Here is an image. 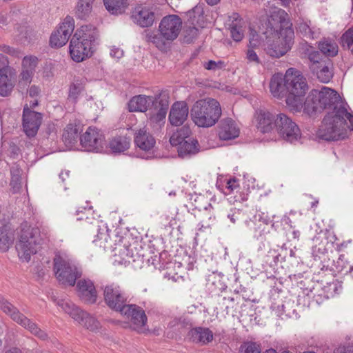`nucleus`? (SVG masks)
<instances>
[{"label": "nucleus", "mask_w": 353, "mask_h": 353, "mask_svg": "<svg viewBox=\"0 0 353 353\" xmlns=\"http://www.w3.org/2000/svg\"><path fill=\"white\" fill-rule=\"evenodd\" d=\"M346 105L336 91L323 87L321 90L314 89L310 92L303 110L309 115L323 110H329L327 114H344L348 112Z\"/></svg>", "instance_id": "f257e3e1"}, {"label": "nucleus", "mask_w": 353, "mask_h": 353, "mask_svg": "<svg viewBox=\"0 0 353 353\" xmlns=\"http://www.w3.org/2000/svg\"><path fill=\"white\" fill-rule=\"evenodd\" d=\"M346 127L353 131V112L327 114L317 132V137L327 141L343 140L347 137Z\"/></svg>", "instance_id": "f03ea898"}, {"label": "nucleus", "mask_w": 353, "mask_h": 353, "mask_svg": "<svg viewBox=\"0 0 353 353\" xmlns=\"http://www.w3.org/2000/svg\"><path fill=\"white\" fill-rule=\"evenodd\" d=\"M98 37L95 26H82L72 36L70 42V53L76 62H81L92 55L94 46Z\"/></svg>", "instance_id": "7ed1b4c3"}, {"label": "nucleus", "mask_w": 353, "mask_h": 353, "mask_svg": "<svg viewBox=\"0 0 353 353\" xmlns=\"http://www.w3.org/2000/svg\"><path fill=\"white\" fill-rule=\"evenodd\" d=\"M222 114L219 102L212 98L196 101L192 105L190 114L194 123L199 127L209 128L214 125Z\"/></svg>", "instance_id": "20e7f679"}, {"label": "nucleus", "mask_w": 353, "mask_h": 353, "mask_svg": "<svg viewBox=\"0 0 353 353\" xmlns=\"http://www.w3.org/2000/svg\"><path fill=\"white\" fill-rule=\"evenodd\" d=\"M181 28V19L178 15L169 14L161 19L159 26V34L149 31L145 35V39L162 50L165 47L166 41H173L178 37Z\"/></svg>", "instance_id": "39448f33"}, {"label": "nucleus", "mask_w": 353, "mask_h": 353, "mask_svg": "<svg viewBox=\"0 0 353 353\" xmlns=\"http://www.w3.org/2000/svg\"><path fill=\"white\" fill-rule=\"evenodd\" d=\"M287 91L285 102L294 110H300L304 107L303 98L308 90L305 78L294 68L286 71Z\"/></svg>", "instance_id": "423d86ee"}, {"label": "nucleus", "mask_w": 353, "mask_h": 353, "mask_svg": "<svg viewBox=\"0 0 353 353\" xmlns=\"http://www.w3.org/2000/svg\"><path fill=\"white\" fill-rule=\"evenodd\" d=\"M40 230L38 227H31L27 222L21 225L19 240L16 249L20 259L29 261L31 256L37 252L40 244Z\"/></svg>", "instance_id": "0eeeda50"}, {"label": "nucleus", "mask_w": 353, "mask_h": 353, "mask_svg": "<svg viewBox=\"0 0 353 353\" xmlns=\"http://www.w3.org/2000/svg\"><path fill=\"white\" fill-rule=\"evenodd\" d=\"M0 310L13 321L38 338L43 340L48 338L47 334L41 330L37 323L21 313L16 306L1 294H0Z\"/></svg>", "instance_id": "6e6552de"}, {"label": "nucleus", "mask_w": 353, "mask_h": 353, "mask_svg": "<svg viewBox=\"0 0 353 353\" xmlns=\"http://www.w3.org/2000/svg\"><path fill=\"white\" fill-rule=\"evenodd\" d=\"M53 263L55 276L62 284L74 286L76 280L81 276V272L74 265L59 255H56Z\"/></svg>", "instance_id": "1a4fd4ad"}, {"label": "nucleus", "mask_w": 353, "mask_h": 353, "mask_svg": "<svg viewBox=\"0 0 353 353\" xmlns=\"http://www.w3.org/2000/svg\"><path fill=\"white\" fill-rule=\"evenodd\" d=\"M103 299L112 310L121 312L129 303V296L119 285L111 283L103 287Z\"/></svg>", "instance_id": "9d476101"}, {"label": "nucleus", "mask_w": 353, "mask_h": 353, "mask_svg": "<svg viewBox=\"0 0 353 353\" xmlns=\"http://www.w3.org/2000/svg\"><path fill=\"white\" fill-rule=\"evenodd\" d=\"M287 17V12L282 9H279L273 12L268 19V23L270 24L271 28L275 29V28L272 24V21H276L280 24V34L281 36L285 34V45L288 46L287 48L285 47L284 49L279 50L278 51L274 49H270L268 53L272 57L277 58L281 57L290 49V44L292 43L294 38V31L290 27L283 28V26L285 25V23H288L286 21Z\"/></svg>", "instance_id": "9b49d317"}, {"label": "nucleus", "mask_w": 353, "mask_h": 353, "mask_svg": "<svg viewBox=\"0 0 353 353\" xmlns=\"http://www.w3.org/2000/svg\"><path fill=\"white\" fill-rule=\"evenodd\" d=\"M274 129L284 140L293 143L301 137V131L298 125L286 114H277V121Z\"/></svg>", "instance_id": "f8f14e48"}, {"label": "nucleus", "mask_w": 353, "mask_h": 353, "mask_svg": "<svg viewBox=\"0 0 353 353\" xmlns=\"http://www.w3.org/2000/svg\"><path fill=\"white\" fill-rule=\"evenodd\" d=\"M80 144L83 150L92 152H102L105 148V137L96 128L89 127L80 137Z\"/></svg>", "instance_id": "ddd939ff"}, {"label": "nucleus", "mask_w": 353, "mask_h": 353, "mask_svg": "<svg viewBox=\"0 0 353 353\" xmlns=\"http://www.w3.org/2000/svg\"><path fill=\"white\" fill-rule=\"evenodd\" d=\"M74 29V20L67 16L59 28L50 37V45L52 48H61L66 44Z\"/></svg>", "instance_id": "4468645a"}, {"label": "nucleus", "mask_w": 353, "mask_h": 353, "mask_svg": "<svg viewBox=\"0 0 353 353\" xmlns=\"http://www.w3.org/2000/svg\"><path fill=\"white\" fill-rule=\"evenodd\" d=\"M43 114L30 110L26 105L23 110L22 125L26 135L29 138L34 137L42 123Z\"/></svg>", "instance_id": "2eb2a0df"}, {"label": "nucleus", "mask_w": 353, "mask_h": 353, "mask_svg": "<svg viewBox=\"0 0 353 353\" xmlns=\"http://www.w3.org/2000/svg\"><path fill=\"white\" fill-rule=\"evenodd\" d=\"M120 314L130 321L135 330L139 332H143L148 317L142 307L136 304L128 303Z\"/></svg>", "instance_id": "dca6fc26"}, {"label": "nucleus", "mask_w": 353, "mask_h": 353, "mask_svg": "<svg viewBox=\"0 0 353 353\" xmlns=\"http://www.w3.org/2000/svg\"><path fill=\"white\" fill-rule=\"evenodd\" d=\"M76 290L78 297L84 303L92 305L97 302L98 294L90 279H79L76 284Z\"/></svg>", "instance_id": "f3484780"}, {"label": "nucleus", "mask_w": 353, "mask_h": 353, "mask_svg": "<svg viewBox=\"0 0 353 353\" xmlns=\"http://www.w3.org/2000/svg\"><path fill=\"white\" fill-rule=\"evenodd\" d=\"M133 22L141 28L151 27L155 19L154 12L143 4L137 5L131 12Z\"/></svg>", "instance_id": "a211bd4d"}, {"label": "nucleus", "mask_w": 353, "mask_h": 353, "mask_svg": "<svg viewBox=\"0 0 353 353\" xmlns=\"http://www.w3.org/2000/svg\"><path fill=\"white\" fill-rule=\"evenodd\" d=\"M256 128L261 133H270L274 130L277 121V114L268 110H256L254 115Z\"/></svg>", "instance_id": "6ab92c4d"}, {"label": "nucleus", "mask_w": 353, "mask_h": 353, "mask_svg": "<svg viewBox=\"0 0 353 353\" xmlns=\"http://www.w3.org/2000/svg\"><path fill=\"white\" fill-rule=\"evenodd\" d=\"M189 108L185 101H176L173 103L169 114V121L171 125H181L187 119Z\"/></svg>", "instance_id": "aec40b11"}, {"label": "nucleus", "mask_w": 353, "mask_h": 353, "mask_svg": "<svg viewBox=\"0 0 353 353\" xmlns=\"http://www.w3.org/2000/svg\"><path fill=\"white\" fill-rule=\"evenodd\" d=\"M7 57L0 54V95L8 96L13 88V85L8 76L9 68Z\"/></svg>", "instance_id": "412c9836"}, {"label": "nucleus", "mask_w": 353, "mask_h": 353, "mask_svg": "<svg viewBox=\"0 0 353 353\" xmlns=\"http://www.w3.org/2000/svg\"><path fill=\"white\" fill-rule=\"evenodd\" d=\"M158 96L137 95L133 97L128 102L130 112H145L152 108Z\"/></svg>", "instance_id": "4be33fe9"}, {"label": "nucleus", "mask_w": 353, "mask_h": 353, "mask_svg": "<svg viewBox=\"0 0 353 353\" xmlns=\"http://www.w3.org/2000/svg\"><path fill=\"white\" fill-rule=\"evenodd\" d=\"M81 130L80 123L76 121L66 125L62 135V140L66 147L71 149L76 145L80 139L79 134Z\"/></svg>", "instance_id": "5701e85b"}, {"label": "nucleus", "mask_w": 353, "mask_h": 353, "mask_svg": "<svg viewBox=\"0 0 353 353\" xmlns=\"http://www.w3.org/2000/svg\"><path fill=\"white\" fill-rule=\"evenodd\" d=\"M189 339L196 344L205 345L212 341L213 333L208 327H195L188 332Z\"/></svg>", "instance_id": "b1692460"}, {"label": "nucleus", "mask_w": 353, "mask_h": 353, "mask_svg": "<svg viewBox=\"0 0 353 353\" xmlns=\"http://www.w3.org/2000/svg\"><path fill=\"white\" fill-rule=\"evenodd\" d=\"M310 71L321 82L328 83L334 75L333 63L330 59H325V62L320 65H313Z\"/></svg>", "instance_id": "393cba45"}, {"label": "nucleus", "mask_w": 353, "mask_h": 353, "mask_svg": "<svg viewBox=\"0 0 353 353\" xmlns=\"http://www.w3.org/2000/svg\"><path fill=\"white\" fill-rule=\"evenodd\" d=\"M239 135V129L235 121L230 118H226L221 121L219 124V137L221 140H231Z\"/></svg>", "instance_id": "a878e982"}, {"label": "nucleus", "mask_w": 353, "mask_h": 353, "mask_svg": "<svg viewBox=\"0 0 353 353\" xmlns=\"http://www.w3.org/2000/svg\"><path fill=\"white\" fill-rule=\"evenodd\" d=\"M229 30L234 41H241L244 37V21L238 13L234 12L229 17Z\"/></svg>", "instance_id": "bb28decb"}, {"label": "nucleus", "mask_w": 353, "mask_h": 353, "mask_svg": "<svg viewBox=\"0 0 353 353\" xmlns=\"http://www.w3.org/2000/svg\"><path fill=\"white\" fill-rule=\"evenodd\" d=\"M134 141L137 147L144 151H150L155 145L153 136L144 128L140 129L134 134Z\"/></svg>", "instance_id": "cd10ccee"}, {"label": "nucleus", "mask_w": 353, "mask_h": 353, "mask_svg": "<svg viewBox=\"0 0 353 353\" xmlns=\"http://www.w3.org/2000/svg\"><path fill=\"white\" fill-rule=\"evenodd\" d=\"M270 89L275 97H287L288 92L287 91L286 74L284 77L279 74L273 75L270 83Z\"/></svg>", "instance_id": "c85d7f7f"}, {"label": "nucleus", "mask_w": 353, "mask_h": 353, "mask_svg": "<svg viewBox=\"0 0 353 353\" xmlns=\"http://www.w3.org/2000/svg\"><path fill=\"white\" fill-rule=\"evenodd\" d=\"M168 106V100L167 99H162L161 94H159L152 106L155 112L150 116V119L157 123L164 121L167 114Z\"/></svg>", "instance_id": "c756f323"}, {"label": "nucleus", "mask_w": 353, "mask_h": 353, "mask_svg": "<svg viewBox=\"0 0 353 353\" xmlns=\"http://www.w3.org/2000/svg\"><path fill=\"white\" fill-rule=\"evenodd\" d=\"M106 10L112 15L124 14L130 6L129 0H103Z\"/></svg>", "instance_id": "7c9ffc66"}, {"label": "nucleus", "mask_w": 353, "mask_h": 353, "mask_svg": "<svg viewBox=\"0 0 353 353\" xmlns=\"http://www.w3.org/2000/svg\"><path fill=\"white\" fill-rule=\"evenodd\" d=\"M95 0H77L74 13L77 19L87 20L91 15Z\"/></svg>", "instance_id": "2f4dec72"}, {"label": "nucleus", "mask_w": 353, "mask_h": 353, "mask_svg": "<svg viewBox=\"0 0 353 353\" xmlns=\"http://www.w3.org/2000/svg\"><path fill=\"white\" fill-rule=\"evenodd\" d=\"M199 151V145L197 140L189 139L178 145V154L182 159H188Z\"/></svg>", "instance_id": "473e14b6"}, {"label": "nucleus", "mask_w": 353, "mask_h": 353, "mask_svg": "<svg viewBox=\"0 0 353 353\" xmlns=\"http://www.w3.org/2000/svg\"><path fill=\"white\" fill-rule=\"evenodd\" d=\"M223 182L225 183V188L224 191L225 194H230L231 193H234L235 192V201L241 202L246 201L248 199V194L242 192H239V180H237L235 178H230L227 179V180H224Z\"/></svg>", "instance_id": "72a5a7b5"}, {"label": "nucleus", "mask_w": 353, "mask_h": 353, "mask_svg": "<svg viewBox=\"0 0 353 353\" xmlns=\"http://www.w3.org/2000/svg\"><path fill=\"white\" fill-rule=\"evenodd\" d=\"M318 48L325 57H334L337 55L339 46L336 41L330 38H324L318 42Z\"/></svg>", "instance_id": "f704fd0d"}, {"label": "nucleus", "mask_w": 353, "mask_h": 353, "mask_svg": "<svg viewBox=\"0 0 353 353\" xmlns=\"http://www.w3.org/2000/svg\"><path fill=\"white\" fill-rule=\"evenodd\" d=\"M131 139L125 136H117L109 142V148L112 153H121L129 149Z\"/></svg>", "instance_id": "c9c22d12"}, {"label": "nucleus", "mask_w": 353, "mask_h": 353, "mask_svg": "<svg viewBox=\"0 0 353 353\" xmlns=\"http://www.w3.org/2000/svg\"><path fill=\"white\" fill-rule=\"evenodd\" d=\"M191 134V129L188 125H183L181 128L177 129L170 138V143L173 146H178L181 143L188 141L186 139H189Z\"/></svg>", "instance_id": "e433bc0d"}, {"label": "nucleus", "mask_w": 353, "mask_h": 353, "mask_svg": "<svg viewBox=\"0 0 353 353\" xmlns=\"http://www.w3.org/2000/svg\"><path fill=\"white\" fill-rule=\"evenodd\" d=\"M75 321L82 326L92 331L97 330L99 327V321L83 310L81 312Z\"/></svg>", "instance_id": "4c0bfd02"}, {"label": "nucleus", "mask_w": 353, "mask_h": 353, "mask_svg": "<svg viewBox=\"0 0 353 353\" xmlns=\"http://www.w3.org/2000/svg\"><path fill=\"white\" fill-rule=\"evenodd\" d=\"M339 43L343 49L348 50L353 57V25L342 34Z\"/></svg>", "instance_id": "58836bf2"}, {"label": "nucleus", "mask_w": 353, "mask_h": 353, "mask_svg": "<svg viewBox=\"0 0 353 353\" xmlns=\"http://www.w3.org/2000/svg\"><path fill=\"white\" fill-rule=\"evenodd\" d=\"M14 237L11 232H10L6 227L0 228V250L6 252L10 246L12 244Z\"/></svg>", "instance_id": "ea45409f"}, {"label": "nucleus", "mask_w": 353, "mask_h": 353, "mask_svg": "<svg viewBox=\"0 0 353 353\" xmlns=\"http://www.w3.org/2000/svg\"><path fill=\"white\" fill-rule=\"evenodd\" d=\"M57 305L67 314H68L73 319L76 320L82 310L76 306L70 301L60 300L58 301Z\"/></svg>", "instance_id": "a19ab883"}, {"label": "nucleus", "mask_w": 353, "mask_h": 353, "mask_svg": "<svg viewBox=\"0 0 353 353\" xmlns=\"http://www.w3.org/2000/svg\"><path fill=\"white\" fill-rule=\"evenodd\" d=\"M57 305L67 314H68L73 319L76 320L82 310L76 306L70 301L60 300L58 301Z\"/></svg>", "instance_id": "79ce46f5"}, {"label": "nucleus", "mask_w": 353, "mask_h": 353, "mask_svg": "<svg viewBox=\"0 0 353 353\" xmlns=\"http://www.w3.org/2000/svg\"><path fill=\"white\" fill-rule=\"evenodd\" d=\"M168 327L174 329L175 330H180L182 329H190L192 326L191 320L186 316H180L174 318L171 320L168 323Z\"/></svg>", "instance_id": "37998d69"}, {"label": "nucleus", "mask_w": 353, "mask_h": 353, "mask_svg": "<svg viewBox=\"0 0 353 353\" xmlns=\"http://www.w3.org/2000/svg\"><path fill=\"white\" fill-rule=\"evenodd\" d=\"M239 353H261V344L254 341H245L239 347Z\"/></svg>", "instance_id": "c03bdc74"}, {"label": "nucleus", "mask_w": 353, "mask_h": 353, "mask_svg": "<svg viewBox=\"0 0 353 353\" xmlns=\"http://www.w3.org/2000/svg\"><path fill=\"white\" fill-rule=\"evenodd\" d=\"M252 228L253 234L255 238L263 239L265 236L270 233V226L261 222L255 221Z\"/></svg>", "instance_id": "a18cd8bd"}, {"label": "nucleus", "mask_w": 353, "mask_h": 353, "mask_svg": "<svg viewBox=\"0 0 353 353\" xmlns=\"http://www.w3.org/2000/svg\"><path fill=\"white\" fill-rule=\"evenodd\" d=\"M228 218L230 219L231 223L235 224L245 221L247 215L241 210L234 208L228 214Z\"/></svg>", "instance_id": "49530a36"}, {"label": "nucleus", "mask_w": 353, "mask_h": 353, "mask_svg": "<svg viewBox=\"0 0 353 353\" xmlns=\"http://www.w3.org/2000/svg\"><path fill=\"white\" fill-rule=\"evenodd\" d=\"M321 51L312 50L308 53V59L310 61L309 68L310 70L312 69L313 65H320L322 63L325 62V59L327 57H323L321 54Z\"/></svg>", "instance_id": "de8ad7c7"}, {"label": "nucleus", "mask_w": 353, "mask_h": 353, "mask_svg": "<svg viewBox=\"0 0 353 353\" xmlns=\"http://www.w3.org/2000/svg\"><path fill=\"white\" fill-rule=\"evenodd\" d=\"M38 63V59L34 56H26L22 60V70L29 72H35Z\"/></svg>", "instance_id": "09e8293b"}, {"label": "nucleus", "mask_w": 353, "mask_h": 353, "mask_svg": "<svg viewBox=\"0 0 353 353\" xmlns=\"http://www.w3.org/2000/svg\"><path fill=\"white\" fill-rule=\"evenodd\" d=\"M34 74V72L22 70L19 75V87L25 89L28 86L32 81Z\"/></svg>", "instance_id": "8fccbe9b"}, {"label": "nucleus", "mask_w": 353, "mask_h": 353, "mask_svg": "<svg viewBox=\"0 0 353 353\" xmlns=\"http://www.w3.org/2000/svg\"><path fill=\"white\" fill-rule=\"evenodd\" d=\"M199 30L195 27H188L184 31V42L187 43H190L193 42V41L198 36Z\"/></svg>", "instance_id": "3c124183"}, {"label": "nucleus", "mask_w": 353, "mask_h": 353, "mask_svg": "<svg viewBox=\"0 0 353 353\" xmlns=\"http://www.w3.org/2000/svg\"><path fill=\"white\" fill-rule=\"evenodd\" d=\"M225 64L223 61H215L213 60H210L208 62H205L203 63V67L205 69L208 70H216L219 69H221L225 67Z\"/></svg>", "instance_id": "603ef678"}, {"label": "nucleus", "mask_w": 353, "mask_h": 353, "mask_svg": "<svg viewBox=\"0 0 353 353\" xmlns=\"http://www.w3.org/2000/svg\"><path fill=\"white\" fill-rule=\"evenodd\" d=\"M279 256L280 254L277 252V250H270L265 256V261L272 266L273 263L276 264L278 262Z\"/></svg>", "instance_id": "864d4df0"}, {"label": "nucleus", "mask_w": 353, "mask_h": 353, "mask_svg": "<svg viewBox=\"0 0 353 353\" xmlns=\"http://www.w3.org/2000/svg\"><path fill=\"white\" fill-rule=\"evenodd\" d=\"M298 30L303 34V37L310 39L313 38L314 32L307 23H300L298 26Z\"/></svg>", "instance_id": "5fc2aeb1"}, {"label": "nucleus", "mask_w": 353, "mask_h": 353, "mask_svg": "<svg viewBox=\"0 0 353 353\" xmlns=\"http://www.w3.org/2000/svg\"><path fill=\"white\" fill-rule=\"evenodd\" d=\"M81 88L80 84L72 83L69 88L68 98L76 101L81 93Z\"/></svg>", "instance_id": "6e6d98bb"}, {"label": "nucleus", "mask_w": 353, "mask_h": 353, "mask_svg": "<svg viewBox=\"0 0 353 353\" xmlns=\"http://www.w3.org/2000/svg\"><path fill=\"white\" fill-rule=\"evenodd\" d=\"M259 219L256 221L257 222H261L262 223L265 224L268 226H270L271 224V227L273 228L274 226V223H273V220L275 217V215H268V213L261 212L258 214Z\"/></svg>", "instance_id": "4d7b16f0"}, {"label": "nucleus", "mask_w": 353, "mask_h": 353, "mask_svg": "<svg viewBox=\"0 0 353 353\" xmlns=\"http://www.w3.org/2000/svg\"><path fill=\"white\" fill-rule=\"evenodd\" d=\"M246 59L248 60V63H253L255 65H259L261 63L259 57H258L256 52L252 48L247 50Z\"/></svg>", "instance_id": "13d9d810"}, {"label": "nucleus", "mask_w": 353, "mask_h": 353, "mask_svg": "<svg viewBox=\"0 0 353 353\" xmlns=\"http://www.w3.org/2000/svg\"><path fill=\"white\" fill-rule=\"evenodd\" d=\"M42 134L46 139L51 138L52 139H54L56 136V128L54 125L53 123L48 124L46 128L43 130Z\"/></svg>", "instance_id": "bf43d9fd"}, {"label": "nucleus", "mask_w": 353, "mask_h": 353, "mask_svg": "<svg viewBox=\"0 0 353 353\" xmlns=\"http://www.w3.org/2000/svg\"><path fill=\"white\" fill-rule=\"evenodd\" d=\"M10 185L13 193L19 192L21 188V177L17 176H11Z\"/></svg>", "instance_id": "052dcab7"}, {"label": "nucleus", "mask_w": 353, "mask_h": 353, "mask_svg": "<svg viewBox=\"0 0 353 353\" xmlns=\"http://www.w3.org/2000/svg\"><path fill=\"white\" fill-rule=\"evenodd\" d=\"M8 152L11 158L17 159L20 154L21 150L15 143H10L8 148Z\"/></svg>", "instance_id": "680f3d73"}, {"label": "nucleus", "mask_w": 353, "mask_h": 353, "mask_svg": "<svg viewBox=\"0 0 353 353\" xmlns=\"http://www.w3.org/2000/svg\"><path fill=\"white\" fill-rule=\"evenodd\" d=\"M334 353H353V344L341 345L334 350Z\"/></svg>", "instance_id": "e2e57ef3"}, {"label": "nucleus", "mask_w": 353, "mask_h": 353, "mask_svg": "<svg viewBox=\"0 0 353 353\" xmlns=\"http://www.w3.org/2000/svg\"><path fill=\"white\" fill-rule=\"evenodd\" d=\"M168 254V252L163 251L161 252L158 256L159 259V267L158 269H163L165 266V264H167V261H165V259L167 258Z\"/></svg>", "instance_id": "0e129e2a"}, {"label": "nucleus", "mask_w": 353, "mask_h": 353, "mask_svg": "<svg viewBox=\"0 0 353 353\" xmlns=\"http://www.w3.org/2000/svg\"><path fill=\"white\" fill-rule=\"evenodd\" d=\"M325 251V248L324 247H317L314 246L312 248V254L314 257V259L316 260V258L318 257L319 259H321V256L319 255V254H324Z\"/></svg>", "instance_id": "69168bd1"}, {"label": "nucleus", "mask_w": 353, "mask_h": 353, "mask_svg": "<svg viewBox=\"0 0 353 353\" xmlns=\"http://www.w3.org/2000/svg\"><path fill=\"white\" fill-rule=\"evenodd\" d=\"M224 180H227V178L221 176L217 179L216 186V188L221 191L223 193H224L225 188V183H224Z\"/></svg>", "instance_id": "338daca9"}, {"label": "nucleus", "mask_w": 353, "mask_h": 353, "mask_svg": "<svg viewBox=\"0 0 353 353\" xmlns=\"http://www.w3.org/2000/svg\"><path fill=\"white\" fill-rule=\"evenodd\" d=\"M40 93V89L39 87L33 85L28 90V94L30 97H37Z\"/></svg>", "instance_id": "774afa93"}]
</instances>
